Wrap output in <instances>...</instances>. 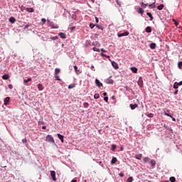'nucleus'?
Segmentation results:
<instances>
[{"label":"nucleus","instance_id":"nucleus-18","mask_svg":"<svg viewBox=\"0 0 182 182\" xmlns=\"http://www.w3.org/2000/svg\"><path fill=\"white\" fill-rule=\"evenodd\" d=\"M156 44L155 43H151L150 44V48L151 49H156Z\"/></svg>","mask_w":182,"mask_h":182},{"label":"nucleus","instance_id":"nucleus-6","mask_svg":"<svg viewBox=\"0 0 182 182\" xmlns=\"http://www.w3.org/2000/svg\"><path fill=\"white\" fill-rule=\"evenodd\" d=\"M95 85L98 87H101L102 86H103V84L102 82H100V81L97 78L95 79Z\"/></svg>","mask_w":182,"mask_h":182},{"label":"nucleus","instance_id":"nucleus-3","mask_svg":"<svg viewBox=\"0 0 182 182\" xmlns=\"http://www.w3.org/2000/svg\"><path fill=\"white\" fill-rule=\"evenodd\" d=\"M50 176L52 177V180L53 181H56V172L55 171H50Z\"/></svg>","mask_w":182,"mask_h":182},{"label":"nucleus","instance_id":"nucleus-50","mask_svg":"<svg viewBox=\"0 0 182 182\" xmlns=\"http://www.w3.org/2000/svg\"><path fill=\"white\" fill-rule=\"evenodd\" d=\"M101 52H104V53H106V52H107V50H106L103 48H101Z\"/></svg>","mask_w":182,"mask_h":182},{"label":"nucleus","instance_id":"nucleus-62","mask_svg":"<svg viewBox=\"0 0 182 182\" xmlns=\"http://www.w3.org/2000/svg\"><path fill=\"white\" fill-rule=\"evenodd\" d=\"M75 27H72V28H70V30H71V31H73V30L75 29Z\"/></svg>","mask_w":182,"mask_h":182},{"label":"nucleus","instance_id":"nucleus-48","mask_svg":"<svg viewBox=\"0 0 182 182\" xmlns=\"http://www.w3.org/2000/svg\"><path fill=\"white\" fill-rule=\"evenodd\" d=\"M22 141H23V143H24V144H26V143L28 142V141L26 140V139H22Z\"/></svg>","mask_w":182,"mask_h":182},{"label":"nucleus","instance_id":"nucleus-57","mask_svg":"<svg viewBox=\"0 0 182 182\" xmlns=\"http://www.w3.org/2000/svg\"><path fill=\"white\" fill-rule=\"evenodd\" d=\"M175 25H176V26H178V22L175 21Z\"/></svg>","mask_w":182,"mask_h":182},{"label":"nucleus","instance_id":"nucleus-25","mask_svg":"<svg viewBox=\"0 0 182 182\" xmlns=\"http://www.w3.org/2000/svg\"><path fill=\"white\" fill-rule=\"evenodd\" d=\"M32 81V78H28V80H23V83L24 85H27L28 82H31Z\"/></svg>","mask_w":182,"mask_h":182},{"label":"nucleus","instance_id":"nucleus-16","mask_svg":"<svg viewBox=\"0 0 182 182\" xmlns=\"http://www.w3.org/2000/svg\"><path fill=\"white\" fill-rule=\"evenodd\" d=\"M26 10L27 12H30V13L35 12V10L33 9V8H26Z\"/></svg>","mask_w":182,"mask_h":182},{"label":"nucleus","instance_id":"nucleus-4","mask_svg":"<svg viewBox=\"0 0 182 182\" xmlns=\"http://www.w3.org/2000/svg\"><path fill=\"white\" fill-rule=\"evenodd\" d=\"M129 33H129L128 31H125L122 33H118L117 36H118V38H122V36H129Z\"/></svg>","mask_w":182,"mask_h":182},{"label":"nucleus","instance_id":"nucleus-39","mask_svg":"<svg viewBox=\"0 0 182 182\" xmlns=\"http://www.w3.org/2000/svg\"><path fill=\"white\" fill-rule=\"evenodd\" d=\"M55 80H60V78L59 77V75H55Z\"/></svg>","mask_w":182,"mask_h":182},{"label":"nucleus","instance_id":"nucleus-35","mask_svg":"<svg viewBox=\"0 0 182 182\" xmlns=\"http://www.w3.org/2000/svg\"><path fill=\"white\" fill-rule=\"evenodd\" d=\"M101 56H102L103 58H108L109 59V58H110V56H109V55H106V54H104V53H101Z\"/></svg>","mask_w":182,"mask_h":182},{"label":"nucleus","instance_id":"nucleus-23","mask_svg":"<svg viewBox=\"0 0 182 182\" xmlns=\"http://www.w3.org/2000/svg\"><path fill=\"white\" fill-rule=\"evenodd\" d=\"M178 86H180L178 82H174L173 89H178Z\"/></svg>","mask_w":182,"mask_h":182},{"label":"nucleus","instance_id":"nucleus-9","mask_svg":"<svg viewBox=\"0 0 182 182\" xmlns=\"http://www.w3.org/2000/svg\"><path fill=\"white\" fill-rule=\"evenodd\" d=\"M106 83H107L108 85H113V83H114V81L109 77L107 80Z\"/></svg>","mask_w":182,"mask_h":182},{"label":"nucleus","instance_id":"nucleus-60","mask_svg":"<svg viewBox=\"0 0 182 182\" xmlns=\"http://www.w3.org/2000/svg\"><path fill=\"white\" fill-rule=\"evenodd\" d=\"M90 2H92V4H95V1H96V0H90Z\"/></svg>","mask_w":182,"mask_h":182},{"label":"nucleus","instance_id":"nucleus-31","mask_svg":"<svg viewBox=\"0 0 182 182\" xmlns=\"http://www.w3.org/2000/svg\"><path fill=\"white\" fill-rule=\"evenodd\" d=\"M127 182H133V177L130 176L127 180Z\"/></svg>","mask_w":182,"mask_h":182},{"label":"nucleus","instance_id":"nucleus-45","mask_svg":"<svg viewBox=\"0 0 182 182\" xmlns=\"http://www.w3.org/2000/svg\"><path fill=\"white\" fill-rule=\"evenodd\" d=\"M90 28H91V29H93L95 28V24L90 23Z\"/></svg>","mask_w":182,"mask_h":182},{"label":"nucleus","instance_id":"nucleus-41","mask_svg":"<svg viewBox=\"0 0 182 182\" xmlns=\"http://www.w3.org/2000/svg\"><path fill=\"white\" fill-rule=\"evenodd\" d=\"M104 100L107 103L109 102V97H105Z\"/></svg>","mask_w":182,"mask_h":182},{"label":"nucleus","instance_id":"nucleus-56","mask_svg":"<svg viewBox=\"0 0 182 182\" xmlns=\"http://www.w3.org/2000/svg\"><path fill=\"white\" fill-rule=\"evenodd\" d=\"M178 84L179 85V86L182 85V81H180L179 82H178Z\"/></svg>","mask_w":182,"mask_h":182},{"label":"nucleus","instance_id":"nucleus-32","mask_svg":"<svg viewBox=\"0 0 182 182\" xmlns=\"http://www.w3.org/2000/svg\"><path fill=\"white\" fill-rule=\"evenodd\" d=\"M92 50H94V52H100V50L96 47H94L92 48Z\"/></svg>","mask_w":182,"mask_h":182},{"label":"nucleus","instance_id":"nucleus-44","mask_svg":"<svg viewBox=\"0 0 182 182\" xmlns=\"http://www.w3.org/2000/svg\"><path fill=\"white\" fill-rule=\"evenodd\" d=\"M50 39H51L52 41H56V39H58V36L50 37Z\"/></svg>","mask_w":182,"mask_h":182},{"label":"nucleus","instance_id":"nucleus-54","mask_svg":"<svg viewBox=\"0 0 182 182\" xmlns=\"http://www.w3.org/2000/svg\"><path fill=\"white\" fill-rule=\"evenodd\" d=\"M141 5H144L145 6H149V4H144L143 2H141Z\"/></svg>","mask_w":182,"mask_h":182},{"label":"nucleus","instance_id":"nucleus-22","mask_svg":"<svg viewBox=\"0 0 182 182\" xmlns=\"http://www.w3.org/2000/svg\"><path fill=\"white\" fill-rule=\"evenodd\" d=\"M58 137L61 140V142L63 143V136L60 134H58Z\"/></svg>","mask_w":182,"mask_h":182},{"label":"nucleus","instance_id":"nucleus-51","mask_svg":"<svg viewBox=\"0 0 182 182\" xmlns=\"http://www.w3.org/2000/svg\"><path fill=\"white\" fill-rule=\"evenodd\" d=\"M148 6H149V8H155V6H153V4H149Z\"/></svg>","mask_w":182,"mask_h":182},{"label":"nucleus","instance_id":"nucleus-7","mask_svg":"<svg viewBox=\"0 0 182 182\" xmlns=\"http://www.w3.org/2000/svg\"><path fill=\"white\" fill-rule=\"evenodd\" d=\"M112 65L113 66L114 69H119V65L116 62L112 61Z\"/></svg>","mask_w":182,"mask_h":182},{"label":"nucleus","instance_id":"nucleus-2","mask_svg":"<svg viewBox=\"0 0 182 182\" xmlns=\"http://www.w3.org/2000/svg\"><path fill=\"white\" fill-rule=\"evenodd\" d=\"M46 141H48V143L55 144V139H53V136L51 135H48L46 137Z\"/></svg>","mask_w":182,"mask_h":182},{"label":"nucleus","instance_id":"nucleus-47","mask_svg":"<svg viewBox=\"0 0 182 182\" xmlns=\"http://www.w3.org/2000/svg\"><path fill=\"white\" fill-rule=\"evenodd\" d=\"M124 88L126 89L127 92H130V88H129V87L125 86Z\"/></svg>","mask_w":182,"mask_h":182},{"label":"nucleus","instance_id":"nucleus-28","mask_svg":"<svg viewBox=\"0 0 182 182\" xmlns=\"http://www.w3.org/2000/svg\"><path fill=\"white\" fill-rule=\"evenodd\" d=\"M117 147V146L116 144H112L111 147V150H112V151H115Z\"/></svg>","mask_w":182,"mask_h":182},{"label":"nucleus","instance_id":"nucleus-27","mask_svg":"<svg viewBox=\"0 0 182 182\" xmlns=\"http://www.w3.org/2000/svg\"><path fill=\"white\" fill-rule=\"evenodd\" d=\"M60 73V69L55 68V75H59Z\"/></svg>","mask_w":182,"mask_h":182},{"label":"nucleus","instance_id":"nucleus-14","mask_svg":"<svg viewBox=\"0 0 182 182\" xmlns=\"http://www.w3.org/2000/svg\"><path fill=\"white\" fill-rule=\"evenodd\" d=\"M9 22H11V23H15V22H16V18H15L14 17H11L9 18Z\"/></svg>","mask_w":182,"mask_h":182},{"label":"nucleus","instance_id":"nucleus-10","mask_svg":"<svg viewBox=\"0 0 182 182\" xmlns=\"http://www.w3.org/2000/svg\"><path fill=\"white\" fill-rule=\"evenodd\" d=\"M50 26H51L52 29H58V28H59L58 25H55L53 22L50 23Z\"/></svg>","mask_w":182,"mask_h":182},{"label":"nucleus","instance_id":"nucleus-19","mask_svg":"<svg viewBox=\"0 0 182 182\" xmlns=\"http://www.w3.org/2000/svg\"><path fill=\"white\" fill-rule=\"evenodd\" d=\"M38 90H40V91L43 90V85H42V84H38Z\"/></svg>","mask_w":182,"mask_h":182},{"label":"nucleus","instance_id":"nucleus-30","mask_svg":"<svg viewBox=\"0 0 182 182\" xmlns=\"http://www.w3.org/2000/svg\"><path fill=\"white\" fill-rule=\"evenodd\" d=\"M169 181L171 182H176V178L174 176H172L169 178Z\"/></svg>","mask_w":182,"mask_h":182},{"label":"nucleus","instance_id":"nucleus-49","mask_svg":"<svg viewBox=\"0 0 182 182\" xmlns=\"http://www.w3.org/2000/svg\"><path fill=\"white\" fill-rule=\"evenodd\" d=\"M9 89H14V85H9Z\"/></svg>","mask_w":182,"mask_h":182},{"label":"nucleus","instance_id":"nucleus-40","mask_svg":"<svg viewBox=\"0 0 182 182\" xmlns=\"http://www.w3.org/2000/svg\"><path fill=\"white\" fill-rule=\"evenodd\" d=\"M178 66L179 69H181V67H182V62L181 61L178 63Z\"/></svg>","mask_w":182,"mask_h":182},{"label":"nucleus","instance_id":"nucleus-58","mask_svg":"<svg viewBox=\"0 0 182 182\" xmlns=\"http://www.w3.org/2000/svg\"><path fill=\"white\" fill-rule=\"evenodd\" d=\"M103 96H107V92H104Z\"/></svg>","mask_w":182,"mask_h":182},{"label":"nucleus","instance_id":"nucleus-33","mask_svg":"<svg viewBox=\"0 0 182 182\" xmlns=\"http://www.w3.org/2000/svg\"><path fill=\"white\" fill-rule=\"evenodd\" d=\"M144 12V10L142 8H140L139 9V13L141 14V15H143V13Z\"/></svg>","mask_w":182,"mask_h":182},{"label":"nucleus","instance_id":"nucleus-26","mask_svg":"<svg viewBox=\"0 0 182 182\" xmlns=\"http://www.w3.org/2000/svg\"><path fill=\"white\" fill-rule=\"evenodd\" d=\"M131 70H132V72H133V73H136L137 72V68L132 67V68H131Z\"/></svg>","mask_w":182,"mask_h":182},{"label":"nucleus","instance_id":"nucleus-43","mask_svg":"<svg viewBox=\"0 0 182 182\" xmlns=\"http://www.w3.org/2000/svg\"><path fill=\"white\" fill-rule=\"evenodd\" d=\"M41 22H43V25L46 23V18H41Z\"/></svg>","mask_w":182,"mask_h":182},{"label":"nucleus","instance_id":"nucleus-59","mask_svg":"<svg viewBox=\"0 0 182 182\" xmlns=\"http://www.w3.org/2000/svg\"><path fill=\"white\" fill-rule=\"evenodd\" d=\"M166 115L168 116L169 117H171V115H170L169 114H167V113H166Z\"/></svg>","mask_w":182,"mask_h":182},{"label":"nucleus","instance_id":"nucleus-42","mask_svg":"<svg viewBox=\"0 0 182 182\" xmlns=\"http://www.w3.org/2000/svg\"><path fill=\"white\" fill-rule=\"evenodd\" d=\"M147 116L149 117H154V114L153 113L148 114Z\"/></svg>","mask_w":182,"mask_h":182},{"label":"nucleus","instance_id":"nucleus-17","mask_svg":"<svg viewBox=\"0 0 182 182\" xmlns=\"http://www.w3.org/2000/svg\"><path fill=\"white\" fill-rule=\"evenodd\" d=\"M2 79L4 80H8V79H9V75H8L7 74H5L2 76Z\"/></svg>","mask_w":182,"mask_h":182},{"label":"nucleus","instance_id":"nucleus-46","mask_svg":"<svg viewBox=\"0 0 182 182\" xmlns=\"http://www.w3.org/2000/svg\"><path fill=\"white\" fill-rule=\"evenodd\" d=\"M119 177H124V173L123 172L119 173Z\"/></svg>","mask_w":182,"mask_h":182},{"label":"nucleus","instance_id":"nucleus-8","mask_svg":"<svg viewBox=\"0 0 182 182\" xmlns=\"http://www.w3.org/2000/svg\"><path fill=\"white\" fill-rule=\"evenodd\" d=\"M9 100H11V97H6L4 99V105H5L6 106L7 105H9Z\"/></svg>","mask_w":182,"mask_h":182},{"label":"nucleus","instance_id":"nucleus-12","mask_svg":"<svg viewBox=\"0 0 182 182\" xmlns=\"http://www.w3.org/2000/svg\"><path fill=\"white\" fill-rule=\"evenodd\" d=\"M58 35L62 39H66V34L65 33H59Z\"/></svg>","mask_w":182,"mask_h":182},{"label":"nucleus","instance_id":"nucleus-24","mask_svg":"<svg viewBox=\"0 0 182 182\" xmlns=\"http://www.w3.org/2000/svg\"><path fill=\"white\" fill-rule=\"evenodd\" d=\"M163 8H164V4H161L157 6V9H159V11H162Z\"/></svg>","mask_w":182,"mask_h":182},{"label":"nucleus","instance_id":"nucleus-5","mask_svg":"<svg viewBox=\"0 0 182 182\" xmlns=\"http://www.w3.org/2000/svg\"><path fill=\"white\" fill-rule=\"evenodd\" d=\"M74 70L76 75H80V73H82V70L78 69V68L76 65H74Z\"/></svg>","mask_w":182,"mask_h":182},{"label":"nucleus","instance_id":"nucleus-20","mask_svg":"<svg viewBox=\"0 0 182 182\" xmlns=\"http://www.w3.org/2000/svg\"><path fill=\"white\" fill-rule=\"evenodd\" d=\"M117 161V158L113 157L112 161H111V164H114Z\"/></svg>","mask_w":182,"mask_h":182},{"label":"nucleus","instance_id":"nucleus-53","mask_svg":"<svg viewBox=\"0 0 182 182\" xmlns=\"http://www.w3.org/2000/svg\"><path fill=\"white\" fill-rule=\"evenodd\" d=\"M28 28H29V25L28 24L25 26L24 29H28Z\"/></svg>","mask_w":182,"mask_h":182},{"label":"nucleus","instance_id":"nucleus-1","mask_svg":"<svg viewBox=\"0 0 182 182\" xmlns=\"http://www.w3.org/2000/svg\"><path fill=\"white\" fill-rule=\"evenodd\" d=\"M144 163H149L151 164V167H155L156 166V161L154 159H150L149 157H144L143 159Z\"/></svg>","mask_w":182,"mask_h":182},{"label":"nucleus","instance_id":"nucleus-15","mask_svg":"<svg viewBox=\"0 0 182 182\" xmlns=\"http://www.w3.org/2000/svg\"><path fill=\"white\" fill-rule=\"evenodd\" d=\"M145 31L147 33H151V27L150 26L146 27Z\"/></svg>","mask_w":182,"mask_h":182},{"label":"nucleus","instance_id":"nucleus-13","mask_svg":"<svg viewBox=\"0 0 182 182\" xmlns=\"http://www.w3.org/2000/svg\"><path fill=\"white\" fill-rule=\"evenodd\" d=\"M139 105H137V104L133 105V104H130L129 107L132 109V110H134V109H136V107H137Z\"/></svg>","mask_w":182,"mask_h":182},{"label":"nucleus","instance_id":"nucleus-11","mask_svg":"<svg viewBox=\"0 0 182 182\" xmlns=\"http://www.w3.org/2000/svg\"><path fill=\"white\" fill-rule=\"evenodd\" d=\"M142 157H143V154H141L135 155V159H136V160H141Z\"/></svg>","mask_w":182,"mask_h":182},{"label":"nucleus","instance_id":"nucleus-38","mask_svg":"<svg viewBox=\"0 0 182 182\" xmlns=\"http://www.w3.org/2000/svg\"><path fill=\"white\" fill-rule=\"evenodd\" d=\"M96 26L98 29H101V31H103V26L99 25H96Z\"/></svg>","mask_w":182,"mask_h":182},{"label":"nucleus","instance_id":"nucleus-37","mask_svg":"<svg viewBox=\"0 0 182 182\" xmlns=\"http://www.w3.org/2000/svg\"><path fill=\"white\" fill-rule=\"evenodd\" d=\"M84 107H85V109H87V107H89V103L85 102L84 103Z\"/></svg>","mask_w":182,"mask_h":182},{"label":"nucleus","instance_id":"nucleus-63","mask_svg":"<svg viewBox=\"0 0 182 182\" xmlns=\"http://www.w3.org/2000/svg\"><path fill=\"white\" fill-rule=\"evenodd\" d=\"M173 122H176V118L172 117Z\"/></svg>","mask_w":182,"mask_h":182},{"label":"nucleus","instance_id":"nucleus-64","mask_svg":"<svg viewBox=\"0 0 182 182\" xmlns=\"http://www.w3.org/2000/svg\"><path fill=\"white\" fill-rule=\"evenodd\" d=\"M43 130H45V129H46V126H43Z\"/></svg>","mask_w":182,"mask_h":182},{"label":"nucleus","instance_id":"nucleus-21","mask_svg":"<svg viewBox=\"0 0 182 182\" xmlns=\"http://www.w3.org/2000/svg\"><path fill=\"white\" fill-rule=\"evenodd\" d=\"M146 15L149 16L150 19L149 21H153V15L150 12H147Z\"/></svg>","mask_w":182,"mask_h":182},{"label":"nucleus","instance_id":"nucleus-34","mask_svg":"<svg viewBox=\"0 0 182 182\" xmlns=\"http://www.w3.org/2000/svg\"><path fill=\"white\" fill-rule=\"evenodd\" d=\"M99 97H100V95L99 94H95L94 99H99Z\"/></svg>","mask_w":182,"mask_h":182},{"label":"nucleus","instance_id":"nucleus-29","mask_svg":"<svg viewBox=\"0 0 182 182\" xmlns=\"http://www.w3.org/2000/svg\"><path fill=\"white\" fill-rule=\"evenodd\" d=\"M73 87H76V84H70L68 85V89H73Z\"/></svg>","mask_w":182,"mask_h":182},{"label":"nucleus","instance_id":"nucleus-52","mask_svg":"<svg viewBox=\"0 0 182 182\" xmlns=\"http://www.w3.org/2000/svg\"><path fill=\"white\" fill-rule=\"evenodd\" d=\"M95 21L97 23H99V18L97 17H95Z\"/></svg>","mask_w":182,"mask_h":182},{"label":"nucleus","instance_id":"nucleus-36","mask_svg":"<svg viewBox=\"0 0 182 182\" xmlns=\"http://www.w3.org/2000/svg\"><path fill=\"white\" fill-rule=\"evenodd\" d=\"M138 85H139V86H140V87L143 86V81H142V80H139Z\"/></svg>","mask_w":182,"mask_h":182},{"label":"nucleus","instance_id":"nucleus-61","mask_svg":"<svg viewBox=\"0 0 182 182\" xmlns=\"http://www.w3.org/2000/svg\"><path fill=\"white\" fill-rule=\"evenodd\" d=\"M47 22L49 23V25H50V22H51L50 20L48 19Z\"/></svg>","mask_w":182,"mask_h":182},{"label":"nucleus","instance_id":"nucleus-55","mask_svg":"<svg viewBox=\"0 0 182 182\" xmlns=\"http://www.w3.org/2000/svg\"><path fill=\"white\" fill-rule=\"evenodd\" d=\"M178 93V90H176L175 92H174V95H177Z\"/></svg>","mask_w":182,"mask_h":182}]
</instances>
